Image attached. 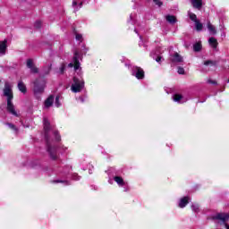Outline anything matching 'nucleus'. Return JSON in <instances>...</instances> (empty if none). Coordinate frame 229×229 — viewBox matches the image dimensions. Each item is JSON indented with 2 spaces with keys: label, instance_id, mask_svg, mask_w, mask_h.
Masks as SVG:
<instances>
[{
  "label": "nucleus",
  "instance_id": "nucleus-1",
  "mask_svg": "<svg viewBox=\"0 0 229 229\" xmlns=\"http://www.w3.org/2000/svg\"><path fill=\"white\" fill-rule=\"evenodd\" d=\"M43 126H44L45 137L47 140V152L52 160H56V158H58L56 147L51 146V144L49 143V138L47 137V132L49 131V130H53V125H51V123H49V120L45 117L43 119Z\"/></svg>",
  "mask_w": 229,
  "mask_h": 229
},
{
  "label": "nucleus",
  "instance_id": "nucleus-2",
  "mask_svg": "<svg viewBox=\"0 0 229 229\" xmlns=\"http://www.w3.org/2000/svg\"><path fill=\"white\" fill-rule=\"evenodd\" d=\"M4 96L7 98V110L14 115L15 117H19L17 111H15V106L12 103V99H13V93L12 92V85L9 82H5L4 89Z\"/></svg>",
  "mask_w": 229,
  "mask_h": 229
},
{
  "label": "nucleus",
  "instance_id": "nucleus-3",
  "mask_svg": "<svg viewBox=\"0 0 229 229\" xmlns=\"http://www.w3.org/2000/svg\"><path fill=\"white\" fill-rule=\"evenodd\" d=\"M85 89V81H83V78L80 77H73V82L71 86L72 92H74L75 94L78 92H81Z\"/></svg>",
  "mask_w": 229,
  "mask_h": 229
},
{
  "label": "nucleus",
  "instance_id": "nucleus-4",
  "mask_svg": "<svg viewBox=\"0 0 229 229\" xmlns=\"http://www.w3.org/2000/svg\"><path fill=\"white\" fill-rule=\"evenodd\" d=\"M44 89H46V81L37 80L34 82V92L36 94H42V92H44Z\"/></svg>",
  "mask_w": 229,
  "mask_h": 229
},
{
  "label": "nucleus",
  "instance_id": "nucleus-5",
  "mask_svg": "<svg viewBox=\"0 0 229 229\" xmlns=\"http://www.w3.org/2000/svg\"><path fill=\"white\" fill-rule=\"evenodd\" d=\"M131 75L137 78V80H144V70L139 66H134L131 69Z\"/></svg>",
  "mask_w": 229,
  "mask_h": 229
},
{
  "label": "nucleus",
  "instance_id": "nucleus-6",
  "mask_svg": "<svg viewBox=\"0 0 229 229\" xmlns=\"http://www.w3.org/2000/svg\"><path fill=\"white\" fill-rule=\"evenodd\" d=\"M79 58H80V53L76 51L73 56V63H70L68 64V67H74L75 71H80V61L78 60Z\"/></svg>",
  "mask_w": 229,
  "mask_h": 229
},
{
  "label": "nucleus",
  "instance_id": "nucleus-7",
  "mask_svg": "<svg viewBox=\"0 0 229 229\" xmlns=\"http://www.w3.org/2000/svg\"><path fill=\"white\" fill-rule=\"evenodd\" d=\"M55 104V96L50 95L44 103V108H51L53 105Z\"/></svg>",
  "mask_w": 229,
  "mask_h": 229
},
{
  "label": "nucleus",
  "instance_id": "nucleus-8",
  "mask_svg": "<svg viewBox=\"0 0 229 229\" xmlns=\"http://www.w3.org/2000/svg\"><path fill=\"white\" fill-rule=\"evenodd\" d=\"M171 60L174 63L180 64V63L183 62V57H182V55H180L178 53H174L172 55Z\"/></svg>",
  "mask_w": 229,
  "mask_h": 229
},
{
  "label": "nucleus",
  "instance_id": "nucleus-9",
  "mask_svg": "<svg viewBox=\"0 0 229 229\" xmlns=\"http://www.w3.org/2000/svg\"><path fill=\"white\" fill-rule=\"evenodd\" d=\"M189 205V197H183L179 201V208H185Z\"/></svg>",
  "mask_w": 229,
  "mask_h": 229
},
{
  "label": "nucleus",
  "instance_id": "nucleus-10",
  "mask_svg": "<svg viewBox=\"0 0 229 229\" xmlns=\"http://www.w3.org/2000/svg\"><path fill=\"white\" fill-rule=\"evenodd\" d=\"M173 101L175 103H185L187 100H183V96L180 94H175L172 97Z\"/></svg>",
  "mask_w": 229,
  "mask_h": 229
},
{
  "label": "nucleus",
  "instance_id": "nucleus-11",
  "mask_svg": "<svg viewBox=\"0 0 229 229\" xmlns=\"http://www.w3.org/2000/svg\"><path fill=\"white\" fill-rule=\"evenodd\" d=\"M207 28L211 35H216L217 33L216 26H214L210 21H208Z\"/></svg>",
  "mask_w": 229,
  "mask_h": 229
},
{
  "label": "nucleus",
  "instance_id": "nucleus-12",
  "mask_svg": "<svg viewBox=\"0 0 229 229\" xmlns=\"http://www.w3.org/2000/svg\"><path fill=\"white\" fill-rule=\"evenodd\" d=\"M191 4L193 8H197L198 10L201 9V6H203V1L202 0H191Z\"/></svg>",
  "mask_w": 229,
  "mask_h": 229
},
{
  "label": "nucleus",
  "instance_id": "nucleus-13",
  "mask_svg": "<svg viewBox=\"0 0 229 229\" xmlns=\"http://www.w3.org/2000/svg\"><path fill=\"white\" fill-rule=\"evenodd\" d=\"M8 41L4 39V41L0 42V55H6V43Z\"/></svg>",
  "mask_w": 229,
  "mask_h": 229
},
{
  "label": "nucleus",
  "instance_id": "nucleus-14",
  "mask_svg": "<svg viewBox=\"0 0 229 229\" xmlns=\"http://www.w3.org/2000/svg\"><path fill=\"white\" fill-rule=\"evenodd\" d=\"M208 44L213 47V49H216L217 47V39L216 38H210L208 39Z\"/></svg>",
  "mask_w": 229,
  "mask_h": 229
},
{
  "label": "nucleus",
  "instance_id": "nucleus-15",
  "mask_svg": "<svg viewBox=\"0 0 229 229\" xmlns=\"http://www.w3.org/2000/svg\"><path fill=\"white\" fill-rule=\"evenodd\" d=\"M18 89L21 92H22V94H26L27 89H26V85L24 84V82L19 81Z\"/></svg>",
  "mask_w": 229,
  "mask_h": 229
},
{
  "label": "nucleus",
  "instance_id": "nucleus-16",
  "mask_svg": "<svg viewBox=\"0 0 229 229\" xmlns=\"http://www.w3.org/2000/svg\"><path fill=\"white\" fill-rule=\"evenodd\" d=\"M165 20L170 24H174L176 22V16H174V15H166Z\"/></svg>",
  "mask_w": 229,
  "mask_h": 229
},
{
  "label": "nucleus",
  "instance_id": "nucleus-17",
  "mask_svg": "<svg viewBox=\"0 0 229 229\" xmlns=\"http://www.w3.org/2000/svg\"><path fill=\"white\" fill-rule=\"evenodd\" d=\"M114 182L119 185V187L124 186V180H123V177L120 176H114Z\"/></svg>",
  "mask_w": 229,
  "mask_h": 229
},
{
  "label": "nucleus",
  "instance_id": "nucleus-18",
  "mask_svg": "<svg viewBox=\"0 0 229 229\" xmlns=\"http://www.w3.org/2000/svg\"><path fill=\"white\" fill-rule=\"evenodd\" d=\"M188 15H189L191 21H192L195 23L199 21V20H198V17L196 16V14L194 13L188 12Z\"/></svg>",
  "mask_w": 229,
  "mask_h": 229
},
{
  "label": "nucleus",
  "instance_id": "nucleus-19",
  "mask_svg": "<svg viewBox=\"0 0 229 229\" xmlns=\"http://www.w3.org/2000/svg\"><path fill=\"white\" fill-rule=\"evenodd\" d=\"M195 29L198 31H202V30H203V23H200L199 20L198 21H195Z\"/></svg>",
  "mask_w": 229,
  "mask_h": 229
},
{
  "label": "nucleus",
  "instance_id": "nucleus-20",
  "mask_svg": "<svg viewBox=\"0 0 229 229\" xmlns=\"http://www.w3.org/2000/svg\"><path fill=\"white\" fill-rule=\"evenodd\" d=\"M193 51L198 53L199 51H201V43L198 42L193 45Z\"/></svg>",
  "mask_w": 229,
  "mask_h": 229
},
{
  "label": "nucleus",
  "instance_id": "nucleus-21",
  "mask_svg": "<svg viewBox=\"0 0 229 229\" xmlns=\"http://www.w3.org/2000/svg\"><path fill=\"white\" fill-rule=\"evenodd\" d=\"M54 183H64V185H71V182L69 181H64V180H55L53 181Z\"/></svg>",
  "mask_w": 229,
  "mask_h": 229
},
{
  "label": "nucleus",
  "instance_id": "nucleus-22",
  "mask_svg": "<svg viewBox=\"0 0 229 229\" xmlns=\"http://www.w3.org/2000/svg\"><path fill=\"white\" fill-rule=\"evenodd\" d=\"M55 106L56 108H60V106H62V103H60V96L55 98Z\"/></svg>",
  "mask_w": 229,
  "mask_h": 229
},
{
  "label": "nucleus",
  "instance_id": "nucleus-23",
  "mask_svg": "<svg viewBox=\"0 0 229 229\" xmlns=\"http://www.w3.org/2000/svg\"><path fill=\"white\" fill-rule=\"evenodd\" d=\"M191 210L193 212H196V213L199 212V204H192L191 205Z\"/></svg>",
  "mask_w": 229,
  "mask_h": 229
},
{
  "label": "nucleus",
  "instance_id": "nucleus-24",
  "mask_svg": "<svg viewBox=\"0 0 229 229\" xmlns=\"http://www.w3.org/2000/svg\"><path fill=\"white\" fill-rule=\"evenodd\" d=\"M51 72V65L43 68V74H48Z\"/></svg>",
  "mask_w": 229,
  "mask_h": 229
},
{
  "label": "nucleus",
  "instance_id": "nucleus-25",
  "mask_svg": "<svg viewBox=\"0 0 229 229\" xmlns=\"http://www.w3.org/2000/svg\"><path fill=\"white\" fill-rule=\"evenodd\" d=\"M34 66H35V64H33V60L28 59V60H27V67H28L29 69H30L31 67H34Z\"/></svg>",
  "mask_w": 229,
  "mask_h": 229
},
{
  "label": "nucleus",
  "instance_id": "nucleus-26",
  "mask_svg": "<svg viewBox=\"0 0 229 229\" xmlns=\"http://www.w3.org/2000/svg\"><path fill=\"white\" fill-rule=\"evenodd\" d=\"M75 38L76 40H80L81 42V40H83V36L81 34H75Z\"/></svg>",
  "mask_w": 229,
  "mask_h": 229
},
{
  "label": "nucleus",
  "instance_id": "nucleus-27",
  "mask_svg": "<svg viewBox=\"0 0 229 229\" xmlns=\"http://www.w3.org/2000/svg\"><path fill=\"white\" fill-rule=\"evenodd\" d=\"M30 69V72H33L34 74H37V72H38V68H37L36 66H32Z\"/></svg>",
  "mask_w": 229,
  "mask_h": 229
},
{
  "label": "nucleus",
  "instance_id": "nucleus-28",
  "mask_svg": "<svg viewBox=\"0 0 229 229\" xmlns=\"http://www.w3.org/2000/svg\"><path fill=\"white\" fill-rule=\"evenodd\" d=\"M204 65H216V63H214V61H206L204 62Z\"/></svg>",
  "mask_w": 229,
  "mask_h": 229
},
{
  "label": "nucleus",
  "instance_id": "nucleus-29",
  "mask_svg": "<svg viewBox=\"0 0 229 229\" xmlns=\"http://www.w3.org/2000/svg\"><path fill=\"white\" fill-rule=\"evenodd\" d=\"M177 72L178 74H185V70L182 67H179Z\"/></svg>",
  "mask_w": 229,
  "mask_h": 229
},
{
  "label": "nucleus",
  "instance_id": "nucleus-30",
  "mask_svg": "<svg viewBox=\"0 0 229 229\" xmlns=\"http://www.w3.org/2000/svg\"><path fill=\"white\" fill-rule=\"evenodd\" d=\"M7 126H9L11 130H14V131H17V127H15V125H13V123H7Z\"/></svg>",
  "mask_w": 229,
  "mask_h": 229
},
{
  "label": "nucleus",
  "instance_id": "nucleus-31",
  "mask_svg": "<svg viewBox=\"0 0 229 229\" xmlns=\"http://www.w3.org/2000/svg\"><path fill=\"white\" fill-rule=\"evenodd\" d=\"M64 71H65V64H62L59 70L60 74H64Z\"/></svg>",
  "mask_w": 229,
  "mask_h": 229
},
{
  "label": "nucleus",
  "instance_id": "nucleus-32",
  "mask_svg": "<svg viewBox=\"0 0 229 229\" xmlns=\"http://www.w3.org/2000/svg\"><path fill=\"white\" fill-rule=\"evenodd\" d=\"M157 6H162L163 3L160 0H153Z\"/></svg>",
  "mask_w": 229,
  "mask_h": 229
},
{
  "label": "nucleus",
  "instance_id": "nucleus-33",
  "mask_svg": "<svg viewBox=\"0 0 229 229\" xmlns=\"http://www.w3.org/2000/svg\"><path fill=\"white\" fill-rule=\"evenodd\" d=\"M54 135L55 137V140H57V141L60 140V134H58V131H55Z\"/></svg>",
  "mask_w": 229,
  "mask_h": 229
},
{
  "label": "nucleus",
  "instance_id": "nucleus-34",
  "mask_svg": "<svg viewBox=\"0 0 229 229\" xmlns=\"http://www.w3.org/2000/svg\"><path fill=\"white\" fill-rule=\"evenodd\" d=\"M72 180H75V181L80 180L79 174H72Z\"/></svg>",
  "mask_w": 229,
  "mask_h": 229
},
{
  "label": "nucleus",
  "instance_id": "nucleus-35",
  "mask_svg": "<svg viewBox=\"0 0 229 229\" xmlns=\"http://www.w3.org/2000/svg\"><path fill=\"white\" fill-rule=\"evenodd\" d=\"M40 26H42V22L41 21H36L35 22V28H40Z\"/></svg>",
  "mask_w": 229,
  "mask_h": 229
},
{
  "label": "nucleus",
  "instance_id": "nucleus-36",
  "mask_svg": "<svg viewBox=\"0 0 229 229\" xmlns=\"http://www.w3.org/2000/svg\"><path fill=\"white\" fill-rule=\"evenodd\" d=\"M161 60H162V56H157L156 58V62H157L158 64H160Z\"/></svg>",
  "mask_w": 229,
  "mask_h": 229
},
{
  "label": "nucleus",
  "instance_id": "nucleus-37",
  "mask_svg": "<svg viewBox=\"0 0 229 229\" xmlns=\"http://www.w3.org/2000/svg\"><path fill=\"white\" fill-rule=\"evenodd\" d=\"M79 99H80V101H81V103H83V102L85 101V100L83 99V97H80Z\"/></svg>",
  "mask_w": 229,
  "mask_h": 229
},
{
  "label": "nucleus",
  "instance_id": "nucleus-38",
  "mask_svg": "<svg viewBox=\"0 0 229 229\" xmlns=\"http://www.w3.org/2000/svg\"><path fill=\"white\" fill-rule=\"evenodd\" d=\"M209 83H216V81H209Z\"/></svg>",
  "mask_w": 229,
  "mask_h": 229
},
{
  "label": "nucleus",
  "instance_id": "nucleus-39",
  "mask_svg": "<svg viewBox=\"0 0 229 229\" xmlns=\"http://www.w3.org/2000/svg\"><path fill=\"white\" fill-rule=\"evenodd\" d=\"M85 53H87V50L84 51V55H85Z\"/></svg>",
  "mask_w": 229,
  "mask_h": 229
},
{
  "label": "nucleus",
  "instance_id": "nucleus-40",
  "mask_svg": "<svg viewBox=\"0 0 229 229\" xmlns=\"http://www.w3.org/2000/svg\"><path fill=\"white\" fill-rule=\"evenodd\" d=\"M227 83H229V79H228V81H227Z\"/></svg>",
  "mask_w": 229,
  "mask_h": 229
}]
</instances>
